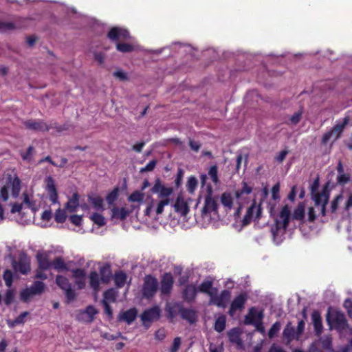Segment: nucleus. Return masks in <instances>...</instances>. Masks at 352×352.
Here are the masks:
<instances>
[{
    "label": "nucleus",
    "instance_id": "obj_45",
    "mask_svg": "<svg viewBox=\"0 0 352 352\" xmlns=\"http://www.w3.org/2000/svg\"><path fill=\"white\" fill-rule=\"evenodd\" d=\"M221 202L225 207L231 209L233 205V199L230 192H225L221 196Z\"/></svg>",
    "mask_w": 352,
    "mask_h": 352
},
{
    "label": "nucleus",
    "instance_id": "obj_54",
    "mask_svg": "<svg viewBox=\"0 0 352 352\" xmlns=\"http://www.w3.org/2000/svg\"><path fill=\"white\" fill-rule=\"evenodd\" d=\"M208 175L214 184H218L219 182V179L218 177V168L217 165H213L208 170Z\"/></svg>",
    "mask_w": 352,
    "mask_h": 352
},
{
    "label": "nucleus",
    "instance_id": "obj_43",
    "mask_svg": "<svg viewBox=\"0 0 352 352\" xmlns=\"http://www.w3.org/2000/svg\"><path fill=\"white\" fill-rule=\"evenodd\" d=\"M12 195L13 197L16 198L20 193L21 188V182L18 177H15L12 182Z\"/></svg>",
    "mask_w": 352,
    "mask_h": 352
},
{
    "label": "nucleus",
    "instance_id": "obj_60",
    "mask_svg": "<svg viewBox=\"0 0 352 352\" xmlns=\"http://www.w3.org/2000/svg\"><path fill=\"white\" fill-rule=\"evenodd\" d=\"M342 198V195L339 194L332 200L331 203V212L332 213L336 212L337 209L338 208L339 204Z\"/></svg>",
    "mask_w": 352,
    "mask_h": 352
},
{
    "label": "nucleus",
    "instance_id": "obj_52",
    "mask_svg": "<svg viewBox=\"0 0 352 352\" xmlns=\"http://www.w3.org/2000/svg\"><path fill=\"white\" fill-rule=\"evenodd\" d=\"M14 275L10 270H6L3 274V279L5 281L6 285L8 287H11L13 283Z\"/></svg>",
    "mask_w": 352,
    "mask_h": 352
},
{
    "label": "nucleus",
    "instance_id": "obj_37",
    "mask_svg": "<svg viewBox=\"0 0 352 352\" xmlns=\"http://www.w3.org/2000/svg\"><path fill=\"white\" fill-rule=\"evenodd\" d=\"M45 285L43 282L36 280L33 283L32 286L29 288L32 294L35 295H41L44 289Z\"/></svg>",
    "mask_w": 352,
    "mask_h": 352
},
{
    "label": "nucleus",
    "instance_id": "obj_15",
    "mask_svg": "<svg viewBox=\"0 0 352 352\" xmlns=\"http://www.w3.org/2000/svg\"><path fill=\"white\" fill-rule=\"evenodd\" d=\"M135 208L136 206L133 205L131 206L130 208L113 206L111 208V219L124 220Z\"/></svg>",
    "mask_w": 352,
    "mask_h": 352
},
{
    "label": "nucleus",
    "instance_id": "obj_16",
    "mask_svg": "<svg viewBox=\"0 0 352 352\" xmlns=\"http://www.w3.org/2000/svg\"><path fill=\"white\" fill-rule=\"evenodd\" d=\"M173 278L170 273H165L160 281V292L163 295H169L173 286Z\"/></svg>",
    "mask_w": 352,
    "mask_h": 352
},
{
    "label": "nucleus",
    "instance_id": "obj_11",
    "mask_svg": "<svg viewBox=\"0 0 352 352\" xmlns=\"http://www.w3.org/2000/svg\"><path fill=\"white\" fill-rule=\"evenodd\" d=\"M248 296L246 292H242L236 296L231 302L229 311L228 312V314L231 317H233L236 311H242L245 307V305L248 300Z\"/></svg>",
    "mask_w": 352,
    "mask_h": 352
},
{
    "label": "nucleus",
    "instance_id": "obj_27",
    "mask_svg": "<svg viewBox=\"0 0 352 352\" xmlns=\"http://www.w3.org/2000/svg\"><path fill=\"white\" fill-rule=\"evenodd\" d=\"M175 212L182 215H186L189 212L188 204L184 200L181 196H178L173 205Z\"/></svg>",
    "mask_w": 352,
    "mask_h": 352
},
{
    "label": "nucleus",
    "instance_id": "obj_19",
    "mask_svg": "<svg viewBox=\"0 0 352 352\" xmlns=\"http://www.w3.org/2000/svg\"><path fill=\"white\" fill-rule=\"evenodd\" d=\"M138 316V309L135 307L131 308L126 311H122L117 317L118 322H125L131 324Z\"/></svg>",
    "mask_w": 352,
    "mask_h": 352
},
{
    "label": "nucleus",
    "instance_id": "obj_38",
    "mask_svg": "<svg viewBox=\"0 0 352 352\" xmlns=\"http://www.w3.org/2000/svg\"><path fill=\"white\" fill-rule=\"evenodd\" d=\"M258 313L255 307H251L249 309V314L245 316L244 324L245 325L252 324L254 325L256 321L254 320L256 317L258 318Z\"/></svg>",
    "mask_w": 352,
    "mask_h": 352
},
{
    "label": "nucleus",
    "instance_id": "obj_28",
    "mask_svg": "<svg viewBox=\"0 0 352 352\" xmlns=\"http://www.w3.org/2000/svg\"><path fill=\"white\" fill-rule=\"evenodd\" d=\"M36 259L41 270H47L52 267V262H50L47 254L38 252Z\"/></svg>",
    "mask_w": 352,
    "mask_h": 352
},
{
    "label": "nucleus",
    "instance_id": "obj_3",
    "mask_svg": "<svg viewBox=\"0 0 352 352\" xmlns=\"http://www.w3.org/2000/svg\"><path fill=\"white\" fill-rule=\"evenodd\" d=\"M173 187L165 186L160 178H157L155 181L153 186L151 189V192L153 194H157L160 201L158 202L156 208V213L160 214L164 212V208L172 201L170 196L173 193Z\"/></svg>",
    "mask_w": 352,
    "mask_h": 352
},
{
    "label": "nucleus",
    "instance_id": "obj_63",
    "mask_svg": "<svg viewBox=\"0 0 352 352\" xmlns=\"http://www.w3.org/2000/svg\"><path fill=\"white\" fill-rule=\"evenodd\" d=\"M157 164V161L155 160H153L150 161L144 167L140 169V173L152 171Z\"/></svg>",
    "mask_w": 352,
    "mask_h": 352
},
{
    "label": "nucleus",
    "instance_id": "obj_5",
    "mask_svg": "<svg viewBox=\"0 0 352 352\" xmlns=\"http://www.w3.org/2000/svg\"><path fill=\"white\" fill-rule=\"evenodd\" d=\"M55 283L64 292L67 304H69L76 299L77 293L73 289L72 285L67 278L62 275H57Z\"/></svg>",
    "mask_w": 352,
    "mask_h": 352
},
{
    "label": "nucleus",
    "instance_id": "obj_6",
    "mask_svg": "<svg viewBox=\"0 0 352 352\" xmlns=\"http://www.w3.org/2000/svg\"><path fill=\"white\" fill-rule=\"evenodd\" d=\"M159 287V283L156 278L152 275H146L144 278V283L141 290L142 297L146 299L153 298Z\"/></svg>",
    "mask_w": 352,
    "mask_h": 352
},
{
    "label": "nucleus",
    "instance_id": "obj_12",
    "mask_svg": "<svg viewBox=\"0 0 352 352\" xmlns=\"http://www.w3.org/2000/svg\"><path fill=\"white\" fill-rule=\"evenodd\" d=\"M107 38L112 41H118L120 40L126 41L131 38L130 33L126 29L119 27H113L108 32Z\"/></svg>",
    "mask_w": 352,
    "mask_h": 352
},
{
    "label": "nucleus",
    "instance_id": "obj_29",
    "mask_svg": "<svg viewBox=\"0 0 352 352\" xmlns=\"http://www.w3.org/2000/svg\"><path fill=\"white\" fill-rule=\"evenodd\" d=\"M305 202H299L292 212V220H305Z\"/></svg>",
    "mask_w": 352,
    "mask_h": 352
},
{
    "label": "nucleus",
    "instance_id": "obj_21",
    "mask_svg": "<svg viewBox=\"0 0 352 352\" xmlns=\"http://www.w3.org/2000/svg\"><path fill=\"white\" fill-rule=\"evenodd\" d=\"M183 302H175L173 304L167 303L166 305L164 311L166 317L173 322V319L179 314L182 307Z\"/></svg>",
    "mask_w": 352,
    "mask_h": 352
},
{
    "label": "nucleus",
    "instance_id": "obj_61",
    "mask_svg": "<svg viewBox=\"0 0 352 352\" xmlns=\"http://www.w3.org/2000/svg\"><path fill=\"white\" fill-rule=\"evenodd\" d=\"M34 296L32 292H30L29 288H26L25 289H23L20 292V298L23 302H27L29 300V298Z\"/></svg>",
    "mask_w": 352,
    "mask_h": 352
},
{
    "label": "nucleus",
    "instance_id": "obj_36",
    "mask_svg": "<svg viewBox=\"0 0 352 352\" xmlns=\"http://www.w3.org/2000/svg\"><path fill=\"white\" fill-rule=\"evenodd\" d=\"M52 267L58 272L68 271L69 268L61 256L56 257L52 262Z\"/></svg>",
    "mask_w": 352,
    "mask_h": 352
},
{
    "label": "nucleus",
    "instance_id": "obj_34",
    "mask_svg": "<svg viewBox=\"0 0 352 352\" xmlns=\"http://www.w3.org/2000/svg\"><path fill=\"white\" fill-rule=\"evenodd\" d=\"M298 227L304 236L309 234L316 228L315 221H298Z\"/></svg>",
    "mask_w": 352,
    "mask_h": 352
},
{
    "label": "nucleus",
    "instance_id": "obj_44",
    "mask_svg": "<svg viewBox=\"0 0 352 352\" xmlns=\"http://www.w3.org/2000/svg\"><path fill=\"white\" fill-rule=\"evenodd\" d=\"M114 280H115L116 285L118 288L122 287L124 285L126 280V274L122 271L116 272L115 274Z\"/></svg>",
    "mask_w": 352,
    "mask_h": 352
},
{
    "label": "nucleus",
    "instance_id": "obj_49",
    "mask_svg": "<svg viewBox=\"0 0 352 352\" xmlns=\"http://www.w3.org/2000/svg\"><path fill=\"white\" fill-rule=\"evenodd\" d=\"M117 293L118 292L114 288H110L104 292L103 300H105L107 302V300L115 302L116 300Z\"/></svg>",
    "mask_w": 352,
    "mask_h": 352
},
{
    "label": "nucleus",
    "instance_id": "obj_23",
    "mask_svg": "<svg viewBox=\"0 0 352 352\" xmlns=\"http://www.w3.org/2000/svg\"><path fill=\"white\" fill-rule=\"evenodd\" d=\"M231 297V292L229 290H223L220 295L214 298L212 302V305H215L219 307L225 308L227 305V302L230 300Z\"/></svg>",
    "mask_w": 352,
    "mask_h": 352
},
{
    "label": "nucleus",
    "instance_id": "obj_8",
    "mask_svg": "<svg viewBox=\"0 0 352 352\" xmlns=\"http://www.w3.org/2000/svg\"><path fill=\"white\" fill-rule=\"evenodd\" d=\"M212 187L210 184H208L206 188L204 206L202 208L203 214H210L211 212H215L217 210V200L212 197Z\"/></svg>",
    "mask_w": 352,
    "mask_h": 352
},
{
    "label": "nucleus",
    "instance_id": "obj_22",
    "mask_svg": "<svg viewBox=\"0 0 352 352\" xmlns=\"http://www.w3.org/2000/svg\"><path fill=\"white\" fill-rule=\"evenodd\" d=\"M311 321L314 328V332L316 336L320 337L323 331L322 317L318 310H314L311 314Z\"/></svg>",
    "mask_w": 352,
    "mask_h": 352
},
{
    "label": "nucleus",
    "instance_id": "obj_2",
    "mask_svg": "<svg viewBox=\"0 0 352 352\" xmlns=\"http://www.w3.org/2000/svg\"><path fill=\"white\" fill-rule=\"evenodd\" d=\"M80 208L84 214L89 213V206L87 203L80 204V195L76 191L72 196L68 197L63 208H58L55 212L54 220H67L69 214L75 213L78 208Z\"/></svg>",
    "mask_w": 352,
    "mask_h": 352
},
{
    "label": "nucleus",
    "instance_id": "obj_50",
    "mask_svg": "<svg viewBox=\"0 0 352 352\" xmlns=\"http://www.w3.org/2000/svg\"><path fill=\"white\" fill-rule=\"evenodd\" d=\"M116 50L122 53H128L134 50V46L129 43H117Z\"/></svg>",
    "mask_w": 352,
    "mask_h": 352
},
{
    "label": "nucleus",
    "instance_id": "obj_42",
    "mask_svg": "<svg viewBox=\"0 0 352 352\" xmlns=\"http://www.w3.org/2000/svg\"><path fill=\"white\" fill-rule=\"evenodd\" d=\"M28 315V311L22 312L14 320H8V326L13 328L18 324H23L25 322V318Z\"/></svg>",
    "mask_w": 352,
    "mask_h": 352
},
{
    "label": "nucleus",
    "instance_id": "obj_64",
    "mask_svg": "<svg viewBox=\"0 0 352 352\" xmlns=\"http://www.w3.org/2000/svg\"><path fill=\"white\" fill-rule=\"evenodd\" d=\"M344 307L346 309L347 314L350 318L352 317V300L346 298L343 304Z\"/></svg>",
    "mask_w": 352,
    "mask_h": 352
},
{
    "label": "nucleus",
    "instance_id": "obj_41",
    "mask_svg": "<svg viewBox=\"0 0 352 352\" xmlns=\"http://www.w3.org/2000/svg\"><path fill=\"white\" fill-rule=\"evenodd\" d=\"M144 198V194L142 192L135 190L128 197V201L132 203L137 202L138 204H140L143 202Z\"/></svg>",
    "mask_w": 352,
    "mask_h": 352
},
{
    "label": "nucleus",
    "instance_id": "obj_53",
    "mask_svg": "<svg viewBox=\"0 0 352 352\" xmlns=\"http://www.w3.org/2000/svg\"><path fill=\"white\" fill-rule=\"evenodd\" d=\"M15 289H9L6 292L4 303L7 306H10L14 300Z\"/></svg>",
    "mask_w": 352,
    "mask_h": 352
},
{
    "label": "nucleus",
    "instance_id": "obj_58",
    "mask_svg": "<svg viewBox=\"0 0 352 352\" xmlns=\"http://www.w3.org/2000/svg\"><path fill=\"white\" fill-rule=\"evenodd\" d=\"M302 111H298L295 112L289 118V124L292 125L298 124L300 122V120L302 119ZM287 124H289V122H287Z\"/></svg>",
    "mask_w": 352,
    "mask_h": 352
},
{
    "label": "nucleus",
    "instance_id": "obj_20",
    "mask_svg": "<svg viewBox=\"0 0 352 352\" xmlns=\"http://www.w3.org/2000/svg\"><path fill=\"white\" fill-rule=\"evenodd\" d=\"M198 292L197 288L192 284H188L185 286L182 292V298L184 301L188 303H192L195 301Z\"/></svg>",
    "mask_w": 352,
    "mask_h": 352
},
{
    "label": "nucleus",
    "instance_id": "obj_14",
    "mask_svg": "<svg viewBox=\"0 0 352 352\" xmlns=\"http://www.w3.org/2000/svg\"><path fill=\"white\" fill-rule=\"evenodd\" d=\"M289 222L274 221V223L271 226V232L274 241L278 243L280 241V237L285 234Z\"/></svg>",
    "mask_w": 352,
    "mask_h": 352
},
{
    "label": "nucleus",
    "instance_id": "obj_57",
    "mask_svg": "<svg viewBox=\"0 0 352 352\" xmlns=\"http://www.w3.org/2000/svg\"><path fill=\"white\" fill-rule=\"evenodd\" d=\"M319 341L322 344V346L324 349L331 350L332 347V339L330 336H326L324 338H320Z\"/></svg>",
    "mask_w": 352,
    "mask_h": 352
},
{
    "label": "nucleus",
    "instance_id": "obj_31",
    "mask_svg": "<svg viewBox=\"0 0 352 352\" xmlns=\"http://www.w3.org/2000/svg\"><path fill=\"white\" fill-rule=\"evenodd\" d=\"M283 336L287 340V343H290L293 340L296 339V332L291 322H288L284 328Z\"/></svg>",
    "mask_w": 352,
    "mask_h": 352
},
{
    "label": "nucleus",
    "instance_id": "obj_10",
    "mask_svg": "<svg viewBox=\"0 0 352 352\" xmlns=\"http://www.w3.org/2000/svg\"><path fill=\"white\" fill-rule=\"evenodd\" d=\"M44 182L45 184V189L47 192L49 200L53 204H59L58 190L54 178L50 175L47 176Z\"/></svg>",
    "mask_w": 352,
    "mask_h": 352
},
{
    "label": "nucleus",
    "instance_id": "obj_7",
    "mask_svg": "<svg viewBox=\"0 0 352 352\" xmlns=\"http://www.w3.org/2000/svg\"><path fill=\"white\" fill-rule=\"evenodd\" d=\"M330 191L328 188V184L324 185L320 193L311 195L316 206H320V213L322 216L326 214V206L329 202Z\"/></svg>",
    "mask_w": 352,
    "mask_h": 352
},
{
    "label": "nucleus",
    "instance_id": "obj_47",
    "mask_svg": "<svg viewBox=\"0 0 352 352\" xmlns=\"http://www.w3.org/2000/svg\"><path fill=\"white\" fill-rule=\"evenodd\" d=\"M292 216L291 207L289 204H285L279 212V217L281 220H290L289 218Z\"/></svg>",
    "mask_w": 352,
    "mask_h": 352
},
{
    "label": "nucleus",
    "instance_id": "obj_35",
    "mask_svg": "<svg viewBox=\"0 0 352 352\" xmlns=\"http://www.w3.org/2000/svg\"><path fill=\"white\" fill-rule=\"evenodd\" d=\"M241 184V188L234 192V197L238 200L241 199L244 195H250L252 192V187L249 186L246 182L243 181Z\"/></svg>",
    "mask_w": 352,
    "mask_h": 352
},
{
    "label": "nucleus",
    "instance_id": "obj_17",
    "mask_svg": "<svg viewBox=\"0 0 352 352\" xmlns=\"http://www.w3.org/2000/svg\"><path fill=\"white\" fill-rule=\"evenodd\" d=\"M262 212L261 201L257 204L256 199L252 200L251 206L248 208L243 220H252V218L259 219Z\"/></svg>",
    "mask_w": 352,
    "mask_h": 352
},
{
    "label": "nucleus",
    "instance_id": "obj_56",
    "mask_svg": "<svg viewBox=\"0 0 352 352\" xmlns=\"http://www.w3.org/2000/svg\"><path fill=\"white\" fill-rule=\"evenodd\" d=\"M263 318V313L262 311H261L260 312L258 313V321L256 322V323L254 324V326L256 327V329L258 331H259L262 333H264L265 328L263 326V322H262Z\"/></svg>",
    "mask_w": 352,
    "mask_h": 352
},
{
    "label": "nucleus",
    "instance_id": "obj_30",
    "mask_svg": "<svg viewBox=\"0 0 352 352\" xmlns=\"http://www.w3.org/2000/svg\"><path fill=\"white\" fill-rule=\"evenodd\" d=\"M100 280L102 283L107 284L112 276L111 265L109 263L104 264L100 268Z\"/></svg>",
    "mask_w": 352,
    "mask_h": 352
},
{
    "label": "nucleus",
    "instance_id": "obj_59",
    "mask_svg": "<svg viewBox=\"0 0 352 352\" xmlns=\"http://www.w3.org/2000/svg\"><path fill=\"white\" fill-rule=\"evenodd\" d=\"M23 204H25L28 208H34L35 206V201H32L27 192L23 193Z\"/></svg>",
    "mask_w": 352,
    "mask_h": 352
},
{
    "label": "nucleus",
    "instance_id": "obj_33",
    "mask_svg": "<svg viewBox=\"0 0 352 352\" xmlns=\"http://www.w3.org/2000/svg\"><path fill=\"white\" fill-rule=\"evenodd\" d=\"M120 195V188L116 186L113 189L109 191L105 197V200L109 207L115 206V202L118 199Z\"/></svg>",
    "mask_w": 352,
    "mask_h": 352
},
{
    "label": "nucleus",
    "instance_id": "obj_46",
    "mask_svg": "<svg viewBox=\"0 0 352 352\" xmlns=\"http://www.w3.org/2000/svg\"><path fill=\"white\" fill-rule=\"evenodd\" d=\"M72 127V125L69 122L64 123L63 124H58L57 122L51 123L48 124V131L54 129L58 133H61L65 131L69 130Z\"/></svg>",
    "mask_w": 352,
    "mask_h": 352
},
{
    "label": "nucleus",
    "instance_id": "obj_9",
    "mask_svg": "<svg viewBox=\"0 0 352 352\" xmlns=\"http://www.w3.org/2000/svg\"><path fill=\"white\" fill-rule=\"evenodd\" d=\"M12 267L15 272H19L22 274H28L31 270L30 260L25 254L19 256L18 261L13 258Z\"/></svg>",
    "mask_w": 352,
    "mask_h": 352
},
{
    "label": "nucleus",
    "instance_id": "obj_25",
    "mask_svg": "<svg viewBox=\"0 0 352 352\" xmlns=\"http://www.w3.org/2000/svg\"><path fill=\"white\" fill-rule=\"evenodd\" d=\"M180 316L183 320H186L190 324L196 322L197 316L195 310L190 308H185L182 304L180 311Z\"/></svg>",
    "mask_w": 352,
    "mask_h": 352
},
{
    "label": "nucleus",
    "instance_id": "obj_55",
    "mask_svg": "<svg viewBox=\"0 0 352 352\" xmlns=\"http://www.w3.org/2000/svg\"><path fill=\"white\" fill-rule=\"evenodd\" d=\"M280 327L281 324L280 322H276L274 323L268 331V337L270 338H273L280 331Z\"/></svg>",
    "mask_w": 352,
    "mask_h": 352
},
{
    "label": "nucleus",
    "instance_id": "obj_13",
    "mask_svg": "<svg viewBox=\"0 0 352 352\" xmlns=\"http://www.w3.org/2000/svg\"><path fill=\"white\" fill-rule=\"evenodd\" d=\"M160 309L157 306L147 309L144 310L140 315V319L144 326L146 322L151 323L157 320L160 317Z\"/></svg>",
    "mask_w": 352,
    "mask_h": 352
},
{
    "label": "nucleus",
    "instance_id": "obj_24",
    "mask_svg": "<svg viewBox=\"0 0 352 352\" xmlns=\"http://www.w3.org/2000/svg\"><path fill=\"white\" fill-rule=\"evenodd\" d=\"M351 120L349 115H346L342 122H338L331 129L334 134V138L338 139L342 133L344 129L349 124Z\"/></svg>",
    "mask_w": 352,
    "mask_h": 352
},
{
    "label": "nucleus",
    "instance_id": "obj_39",
    "mask_svg": "<svg viewBox=\"0 0 352 352\" xmlns=\"http://www.w3.org/2000/svg\"><path fill=\"white\" fill-rule=\"evenodd\" d=\"M89 285L90 287L95 291L98 292L99 290V276L98 274L96 271H93L89 274Z\"/></svg>",
    "mask_w": 352,
    "mask_h": 352
},
{
    "label": "nucleus",
    "instance_id": "obj_48",
    "mask_svg": "<svg viewBox=\"0 0 352 352\" xmlns=\"http://www.w3.org/2000/svg\"><path fill=\"white\" fill-rule=\"evenodd\" d=\"M198 185L197 179L195 176H190L188 178L187 184H186V190L187 191L192 194L196 190Z\"/></svg>",
    "mask_w": 352,
    "mask_h": 352
},
{
    "label": "nucleus",
    "instance_id": "obj_4",
    "mask_svg": "<svg viewBox=\"0 0 352 352\" xmlns=\"http://www.w3.org/2000/svg\"><path fill=\"white\" fill-rule=\"evenodd\" d=\"M87 201L89 206V213L84 214L90 220H105L102 213L105 210L104 199L98 194L89 193Z\"/></svg>",
    "mask_w": 352,
    "mask_h": 352
},
{
    "label": "nucleus",
    "instance_id": "obj_1",
    "mask_svg": "<svg viewBox=\"0 0 352 352\" xmlns=\"http://www.w3.org/2000/svg\"><path fill=\"white\" fill-rule=\"evenodd\" d=\"M326 321L329 330H336L340 338L352 336V327L342 311L329 307L326 314Z\"/></svg>",
    "mask_w": 352,
    "mask_h": 352
},
{
    "label": "nucleus",
    "instance_id": "obj_40",
    "mask_svg": "<svg viewBox=\"0 0 352 352\" xmlns=\"http://www.w3.org/2000/svg\"><path fill=\"white\" fill-rule=\"evenodd\" d=\"M226 317L225 315H221L219 316L215 320L214 325V329L221 333L222 332L225 328H226Z\"/></svg>",
    "mask_w": 352,
    "mask_h": 352
},
{
    "label": "nucleus",
    "instance_id": "obj_18",
    "mask_svg": "<svg viewBox=\"0 0 352 352\" xmlns=\"http://www.w3.org/2000/svg\"><path fill=\"white\" fill-rule=\"evenodd\" d=\"M23 125L28 129L36 131H48V124L41 120H28L23 122Z\"/></svg>",
    "mask_w": 352,
    "mask_h": 352
},
{
    "label": "nucleus",
    "instance_id": "obj_26",
    "mask_svg": "<svg viewBox=\"0 0 352 352\" xmlns=\"http://www.w3.org/2000/svg\"><path fill=\"white\" fill-rule=\"evenodd\" d=\"M241 331L239 328L234 327L228 332L229 340L232 343L236 344L239 349L243 348V341L241 338Z\"/></svg>",
    "mask_w": 352,
    "mask_h": 352
},
{
    "label": "nucleus",
    "instance_id": "obj_51",
    "mask_svg": "<svg viewBox=\"0 0 352 352\" xmlns=\"http://www.w3.org/2000/svg\"><path fill=\"white\" fill-rule=\"evenodd\" d=\"M213 282L209 280H204L198 287V292L208 294L212 287Z\"/></svg>",
    "mask_w": 352,
    "mask_h": 352
},
{
    "label": "nucleus",
    "instance_id": "obj_62",
    "mask_svg": "<svg viewBox=\"0 0 352 352\" xmlns=\"http://www.w3.org/2000/svg\"><path fill=\"white\" fill-rule=\"evenodd\" d=\"M15 25L12 22L0 21V32H6L7 30H14Z\"/></svg>",
    "mask_w": 352,
    "mask_h": 352
},
{
    "label": "nucleus",
    "instance_id": "obj_32",
    "mask_svg": "<svg viewBox=\"0 0 352 352\" xmlns=\"http://www.w3.org/2000/svg\"><path fill=\"white\" fill-rule=\"evenodd\" d=\"M98 314V310L96 309L93 305H88L85 310H81L79 315L78 316V319L81 320V317L87 314L89 317L88 322H91L94 320L95 315Z\"/></svg>",
    "mask_w": 352,
    "mask_h": 352
}]
</instances>
